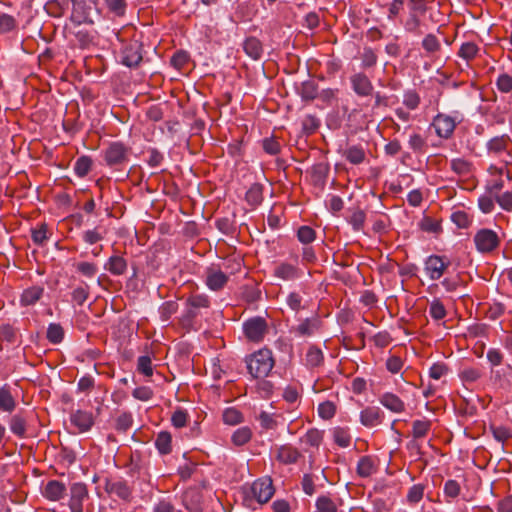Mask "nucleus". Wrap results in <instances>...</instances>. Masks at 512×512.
Segmentation results:
<instances>
[{"mask_svg": "<svg viewBox=\"0 0 512 512\" xmlns=\"http://www.w3.org/2000/svg\"><path fill=\"white\" fill-rule=\"evenodd\" d=\"M249 373L256 379H264L274 367V359L269 349H260L246 360Z\"/></svg>", "mask_w": 512, "mask_h": 512, "instance_id": "1", "label": "nucleus"}, {"mask_svg": "<svg viewBox=\"0 0 512 512\" xmlns=\"http://www.w3.org/2000/svg\"><path fill=\"white\" fill-rule=\"evenodd\" d=\"M132 149L121 141H114L103 150V159L107 166L121 171L130 160Z\"/></svg>", "mask_w": 512, "mask_h": 512, "instance_id": "2", "label": "nucleus"}, {"mask_svg": "<svg viewBox=\"0 0 512 512\" xmlns=\"http://www.w3.org/2000/svg\"><path fill=\"white\" fill-rule=\"evenodd\" d=\"M243 330L249 341L259 343L264 339L269 328L267 321L263 317L257 316L246 320L243 324Z\"/></svg>", "mask_w": 512, "mask_h": 512, "instance_id": "3", "label": "nucleus"}, {"mask_svg": "<svg viewBox=\"0 0 512 512\" xmlns=\"http://www.w3.org/2000/svg\"><path fill=\"white\" fill-rule=\"evenodd\" d=\"M512 140L507 134L493 137L487 142L486 148L488 153L494 155H504L502 162L506 165L511 163L512 153L510 146Z\"/></svg>", "mask_w": 512, "mask_h": 512, "instance_id": "4", "label": "nucleus"}, {"mask_svg": "<svg viewBox=\"0 0 512 512\" xmlns=\"http://www.w3.org/2000/svg\"><path fill=\"white\" fill-rule=\"evenodd\" d=\"M474 243L479 252L490 253L498 248L500 239L495 231L483 228L475 234Z\"/></svg>", "mask_w": 512, "mask_h": 512, "instance_id": "5", "label": "nucleus"}, {"mask_svg": "<svg viewBox=\"0 0 512 512\" xmlns=\"http://www.w3.org/2000/svg\"><path fill=\"white\" fill-rule=\"evenodd\" d=\"M461 121L462 119H457V117L439 113L434 117L432 125L439 137L449 139L453 135L456 125Z\"/></svg>", "mask_w": 512, "mask_h": 512, "instance_id": "6", "label": "nucleus"}, {"mask_svg": "<svg viewBox=\"0 0 512 512\" xmlns=\"http://www.w3.org/2000/svg\"><path fill=\"white\" fill-rule=\"evenodd\" d=\"M450 266V261L445 256L431 255L424 263V270L433 281L439 280L446 269Z\"/></svg>", "mask_w": 512, "mask_h": 512, "instance_id": "7", "label": "nucleus"}, {"mask_svg": "<svg viewBox=\"0 0 512 512\" xmlns=\"http://www.w3.org/2000/svg\"><path fill=\"white\" fill-rule=\"evenodd\" d=\"M87 499L88 489L86 484L76 482L70 486L69 508L71 512H83V504Z\"/></svg>", "mask_w": 512, "mask_h": 512, "instance_id": "8", "label": "nucleus"}, {"mask_svg": "<svg viewBox=\"0 0 512 512\" xmlns=\"http://www.w3.org/2000/svg\"><path fill=\"white\" fill-rule=\"evenodd\" d=\"M104 489L108 494L115 495L126 502H130L133 498L132 488L128 485L127 481L122 479H106Z\"/></svg>", "mask_w": 512, "mask_h": 512, "instance_id": "9", "label": "nucleus"}, {"mask_svg": "<svg viewBox=\"0 0 512 512\" xmlns=\"http://www.w3.org/2000/svg\"><path fill=\"white\" fill-rule=\"evenodd\" d=\"M72 11L70 15V21L77 27L84 23L93 24V20L90 18V7L86 4L85 0H71Z\"/></svg>", "mask_w": 512, "mask_h": 512, "instance_id": "10", "label": "nucleus"}, {"mask_svg": "<svg viewBox=\"0 0 512 512\" xmlns=\"http://www.w3.org/2000/svg\"><path fill=\"white\" fill-rule=\"evenodd\" d=\"M251 489L254 497L260 504L267 503L274 494V488L270 478L255 481Z\"/></svg>", "mask_w": 512, "mask_h": 512, "instance_id": "11", "label": "nucleus"}, {"mask_svg": "<svg viewBox=\"0 0 512 512\" xmlns=\"http://www.w3.org/2000/svg\"><path fill=\"white\" fill-rule=\"evenodd\" d=\"M141 45L137 41L126 44L122 50V63L127 67H137L142 61Z\"/></svg>", "mask_w": 512, "mask_h": 512, "instance_id": "12", "label": "nucleus"}, {"mask_svg": "<svg viewBox=\"0 0 512 512\" xmlns=\"http://www.w3.org/2000/svg\"><path fill=\"white\" fill-rule=\"evenodd\" d=\"M491 382L499 389L509 390L512 386V366H506L491 371Z\"/></svg>", "mask_w": 512, "mask_h": 512, "instance_id": "13", "label": "nucleus"}, {"mask_svg": "<svg viewBox=\"0 0 512 512\" xmlns=\"http://www.w3.org/2000/svg\"><path fill=\"white\" fill-rule=\"evenodd\" d=\"M384 412L377 406H368L360 413V422L363 426L372 428L382 423Z\"/></svg>", "mask_w": 512, "mask_h": 512, "instance_id": "14", "label": "nucleus"}, {"mask_svg": "<svg viewBox=\"0 0 512 512\" xmlns=\"http://www.w3.org/2000/svg\"><path fill=\"white\" fill-rule=\"evenodd\" d=\"M353 91L359 96H369L373 92V84L362 72L356 73L350 78Z\"/></svg>", "mask_w": 512, "mask_h": 512, "instance_id": "15", "label": "nucleus"}, {"mask_svg": "<svg viewBox=\"0 0 512 512\" xmlns=\"http://www.w3.org/2000/svg\"><path fill=\"white\" fill-rule=\"evenodd\" d=\"M276 459L285 465L295 464L301 457V452L290 444L281 445L276 448Z\"/></svg>", "mask_w": 512, "mask_h": 512, "instance_id": "16", "label": "nucleus"}, {"mask_svg": "<svg viewBox=\"0 0 512 512\" xmlns=\"http://www.w3.org/2000/svg\"><path fill=\"white\" fill-rule=\"evenodd\" d=\"M320 324L317 317L306 318L297 326L292 327V332L301 337H309L319 330Z\"/></svg>", "mask_w": 512, "mask_h": 512, "instance_id": "17", "label": "nucleus"}, {"mask_svg": "<svg viewBox=\"0 0 512 512\" xmlns=\"http://www.w3.org/2000/svg\"><path fill=\"white\" fill-rule=\"evenodd\" d=\"M227 281H228L227 275L224 272H222L221 270L213 268V267L207 269L206 284L210 289H212L214 291H218L225 286Z\"/></svg>", "mask_w": 512, "mask_h": 512, "instance_id": "18", "label": "nucleus"}, {"mask_svg": "<svg viewBox=\"0 0 512 512\" xmlns=\"http://www.w3.org/2000/svg\"><path fill=\"white\" fill-rule=\"evenodd\" d=\"M71 423L78 428L80 432H86L91 429L94 424L92 413L82 410H77L71 414Z\"/></svg>", "mask_w": 512, "mask_h": 512, "instance_id": "19", "label": "nucleus"}, {"mask_svg": "<svg viewBox=\"0 0 512 512\" xmlns=\"http://www.w3.org/2000/svg\"><path fill=\"white\" fill-rule=\"evenodd\" d=\"M66 494V486L58 480H50L44 487L43 496L50 501H59Z\"/></svg>", "mask_w": 512, "mask_h": 512, "instance_id": "20", "label": "nucleus"}, {"mask_svg": "<svg viewBox=\"0 0 512 512\" xmlns=\"http://www.w3.org/2000/svg\"><path fill=\"white\" fill-rule=\"evenodd\" d=\"M243 50L251 59L260 60L263 55V44L255 36L247 37L243 42Z\"/></svg>", "mask_w": 512, "mask_h": 512, "instance_id": "21", "label": "nucleus"}, {"mask_svg": "<svg viewBox=\"0 0 512 512\" xmlns=\"http://www.w3.org/2000/svg\"><path fill=\"white\" fill-rule=\"evenodd\" d=\"M183 504L189 512H202V495L195 489L187 490L183 496Z\"/></svg>", "mask_w": 512, "mask_h": 512, "instance_id": "22", "label": "nucleus"}, {"mask_svg": "<svg viewBox=\"0 0 512 512\" xmlns=\"http://www.w3.org/2000/svg\"><path fill=\"white\" fill-rule=\"evenodd\" d=\"M379 402L393 413H402L405 411V403L395 394L386 392L379 398Z\"/></svg>", "mask_w": 512, "mask_h": 512, "instance_id": "23", "label": "nucleus"}, {"mask_svg": "<svg viewBox=\"0 0 512 512\" xmlns=\"http://www.w3.org/2000/svg\"><path fill=\"white\" fill-rule=\"evenodd\" d=\"M300 275L299 268L290 263L283 262L274 268V276L285 281L297 279Z\"/></svg>", "mask_w": 512, "mask_h": 512, "instance_id": "24", "label": "nucleus"}, {"mask_svg": "<svg viewBox=\"0 0 512 512\" xmlns=\"http://www.w3.org/2000/svg\"><path fill=\"white\" fill-rule=\"evenodd\" d=\"M377 471L376 459L372 456H362L357 464V475L362 478L370 477Z\"/></svg>", "mask_w": 512, "mask_h": 512, "instance_id": "25", "label": "nucleus"}, {"mask_svg": "<svg viewBox=\"0 0 512 512\" xmlns=\"http://www.w3.org/2000/svg\"><path fill=\"white\" fill-rule=\"evenodd\" d=\"M104 268L112 275L120 276L127 270V261L122 256L113 255L108 259Z\"/></svg>", "mask_w": 512, "mask_h": 512, "instance_id": "26", "label": "nucleus"}, {"mask_svg": "<svg viewBox=\"0 0 512 512\" xmlns=\"http://www.w3.org/2000/svg\"><path fill=\"white\" fill-rule=\"evenodd\" d=\"M343 157L351 164L359 165L366 159V152L361 145H351L343 151Z\"/></svg>", "mask_w": 512, "mask_h": 512, "instance_id": "27", "label": "nucleus"}, {"mask_svg": "<svg viewBox=\"0 0 512 512\" xmlns=\"http://www.w3.org/2000/svg\"><path fill=\"white\" fill-rule=\"evenodd\" d=\"M298 94L304 101H313L318 96V84L314 80H307L297 88Z\"/></svg>", "mask_w": 512, "mask_h": 512, "instance_id": "28", "label": "nucleus"}, {"mask_svg": "<svg viewBox=\"0 0 512 512\" xmlns=\"http://www.w3.org/2000/svg\"><path fill=\"white\" fill-rule=\"evenodd\" d=\"M263 199V186L259 183L252 184L245 195L248 205L255 208L262 203Z\"/></svg>", "mask_w": 512, "mask_h": 512, "instance_id": "29", "label": "nucleus"}, {"mask_svg": "<svg viewBox=\"0 0 512 512\" xmlns=\"http://www.w3.org/2000/svg\"><path fill=\"white\" fill-rule=\"evenodd\" d=\"M323 361H324V355H323L322 350L315 345H311L308 348L306 356H305L306 366H308L309 368L319 367L323 364Z\"/></svg>", "mask_w": 512, "mask_h": 512, "instance_id": "30", "label": "nucleus"}, {"mask_svg": "<svg viewBox=\"0 0 512 512\" xmlns=\"http://www.w3.org/2000/svg\"><path fill=\"white\" fill-rule=\"evenodd\" d=\"M95 34L96 32L94 30H88L85 28H81L80 26L74 32V36L78 42V45L82 49L88 48L89 46L94 44Z\"/></svg>", "mask_w": 512, "mask_h": 512, "instance_id": "31", "label": "nucleus"}, {"mask_svg": "<svg viewBox=\"0 0 512 512\" xmlns=\"http://www.w3.org/2000/svg\"><path fill=\"white\" fill-rule=\"evenodd\" d=\"M26 425V418L21 413L12 416L9 422L11 432L20 438L26 436Z\"/></svg>", "mask_w": 512, "mask_h": 512, "instance_id": "32", "label": "nucleus"}, {"mask_svg": "<svg viewBox=\"0 0 512 512\" xmlns=\"http://www.w3.org/2000/svg\"><path fill=\"white\" fill-rule=\"evenodd\" d=\"M155 446L161 455H167L172 451V436L167 431L160 432L155 440Z\"/></svg>", "mask_w": 512, "mask_h": 512, "instance_id": "33", "label": "nucleus"}, {"mask_svg": "<svg viewBox=\"0 0 512 512\" xmlns=\"http://www.w3.org/2000/svg\"><path fill=\"white\" fill-rule=\"evenodd\" d=\"M44 289L40 286L30 287L22 293L21 303L25 306L35 304L43 295Z\"/></svg>", "mask_w": 512, "mask_h": 512, "instance_id": "34", "label": "nucleus"}, {"mask_svg": "<svg viewBox=\"0 0 512 512\" xmlns=\"http://www.w3.org/2000/svg\"><path fill=\"white\" fill-rule=\"evenodd\" d=\"M16 407V401L8 387L0 388V410L11 413Z\"/></svg>", "mask_w": 512, "mask_h": 512, "instance_id": "35", "label": "nucleus"}, {"mask_svg": "<svg viewBox=\"0 0 512 512\" xmlns=\"http://www.w3.org/2000/svg\"><path fill=\"white\" fill-rule=\"evenodd\" d=\"M128 469L130 476L140 475L142 472H146V465L140 452L136 451L131 454Z\"/></svg>", "mask_w": 512, "mask_h": 512, "instance_id": "36", "label": "nucleus"}, {"mask_svg": "<svg viewBox=\"0 0 512 512\" xmlns=\"http://www.w3.org/2000/svg\"><path fill=\"white\" fill-rule=\"evenodd\" d=\"M480 49L474 42H464L458 51V56L469 62L475 59Z\"/></svg>", "mask_w": 512, "mask_h": 512, "instance_id": "37", "label": "nucleus"}, {"mask_svg": "<svg viewBox=\"0 0 512 512\" xmlns=\"http://www.w3.org/2000/svg\"><path fill=\"white\" fill-rule=\"evenodd\" d=\"M422 48L428 55L433 56L441 50V43L434 34H427L422 40Z\"/></svg>", "mask_w": 512, "mask_h": 512, "instance_id": "38", "label": "nucleus"}, {"mask_svg": "<svg viewBox=\"0 0 512 512\" xmlns=\"http://www.w3.org/2000/svg\"><path fill=\"white\" fill-rule=\"evenodd\" d=\"M329 173V165L317 163L312 167V178L315 184L324 185Z\"/></svg>", "mask_w": 512, "mask_h": 512, "instance_id": "39", "label": "nucleus"}, {"mask_svg": "<svg viewBox=\"0 0 512 512\" xmlns=\"http://www.w3.org/2000/svg\"><path fill=\"white\" fill-rule=\"evenodd\" d=\"M360 59L362 68L367 69L377 64L378 56L373 48L365 46L360 54Z\"/></svg>", "mask_w": 512, "mask_h": 512, "instance_id": "40", "label": "nucleus"}, {"mask_svg": "<svg viewBox=\"0 0 512 512\" xmlns=\"http://www.w3.org/2000/svg\"><path fill=\"white\" fill-rule=\"evenodd\" d=\"M450 218L451 221L460 229H466L472 223V217L463 210L454 211Z\"/></svg>", "mask_w": 512, "mask_h": 512, "instance_id": "41", "label": "nucleus"}, {"mask_svg": "<svg viewBox=\"0 0 512 512\" xmlns=\"http://www.w3.org/2000/svg\"><path fill=\"white\" fill-rule=\"evenodd\" d=\"M252 431L248 427L238 428L232 435V443L236 446H243L250 441Z\"/></svg>", "mask_w": 512, "mask_h": 512, "instance_id": "42", "label": "nucleus"}, {"mask_svg": "<svg viewBox=\"0 0 512 512\" xmlns=\"http://www.w3.org/2000/svg\"><path fill=\"white\" fill-rule=\"evenodd\" d=\"M92 159L88 156L79 157L74 165V171L79 177H85L91 170Z\"/></svg>", "mask_w": 512, "mask_h": 512, "instance_id": "43", "label": "nucleus"}, {"mask_svg": "<svg viewBox=\"0 0 512 512\" xmlns=\"http://www.w3.org/2000/svg\"><path fill=\"white\" fill-rule=\"evenodd\" d=\"M333 439L340 447H348L351 443V435L347 428L336 427L333 430Z\"/></svg>", "mask_w": 512, "mask_h": 512, "instance_id": "44", "label": "nucleus"}, {"mask_svg": "<svg viewBox=\"0 0 512 512\" xmlns=\"http://www.w3.org/2000/svg\"><path fill=\"white\" fill-rule=\"evenodd\" d=\"M431 422L429 420H415L412 424V435L414 439L423 438L430 431Z\"/></svg>", "mask_w": 512, "mask_h": 512, "instance_id": "45", "label": "nucleus"}, {"mask_svg": "<svg viewBox=\"0 0 512 512\" xmlns=\"http://www.w3.org/2000/svg\"><path fill=\"white\" fill-rule=\"evenodd\" d=\"M366 214L362 209H355L348 218L349 224L355 231H361L364 228Z\"/></svg>", "mask_w": 512, "mask_h": 512, "instance_id": "46", "label": "nucleus"}, {"mask_svg": "<svg viewBox=\"0 0 512 512\" xmlns=\"http://www.w3.org/2000/svg\"><path fill=\"white\" fill-rule=\"evenodd\" d=\"M198 317V311L188 307L186 312L180 317L179 323L186 331H190L194 327V321Z\"/></svg>", "mask_w": 512, "mask_h": 512, "instance_id": "47", "label": "nucleus"}, {"mask_svg": "<svg viewBox=\"0 0 512 512\" xmlns=\"http://www.w3.org/2000/svg\"><path fill=\"white\" fill-rule=\"evenodd\" d=\"M64 338V329L60 324L51 323L47 329V339L53 343L58 344Z\"/></svg>", "mask_w": 512, "mask_h": 512, "instance_id": "48", "label": "nucleus"}, {"mask_svg": "<svg viewBox=\"0 0 512 512\" xmlns=\"http://www.w3.org/2000/svg\"><path fill=\"white\" fill-rule=\"evenodd\" d=\"M31 238L33 242L38 246H44L48 240V226L42 223L38 228H35L31 232Z\"/></svg>", "mask_w": 512, "mask_h": 512, "instance_id": "49", "label": "nucleus"}, {"mask_svg": "<svg viewBox=\"0 0 512 512\" xmlns=\"http://www.w3.org/2000/svg\"><path fill=\"white\" fill-rule=\"evenodd\" d=\"M17 28V20L9 14L0 13V34H6Z\"/></svg>", "mask_w": 512, "mask_h": 512, "instance_id": "50", "label": "nucleus"}, {"mask_svg": "<svg viewBox=\"0 0 512 512\" xmlns=\"http://www.w3.org/2000/svg\"><path fill=\"white\" fill-rule=\"evenodd\" d=\"M297 238L301 243L308 245L315 240L316 232L312 227L303 225L297 230Z\"/></svg>", "mask_w": 512, "mask_h": 512, "instance_id": "51", "label": "nucleus"}, {"mask_svg": "<svg viewBox=\"0 0 512 512\" xmlns=\"http://www.w3.org/2000/svg\"><path fill=\"white\" fill-rule=\"evenodd\" d=\"M210 306V300L206 295L195 294L191 295L187 299V307H191L195 310L200 308H208Z\"/></svg>", "mask_w": 512, "mask_h": 512, "instance_id": "52", "label": "nucleus"}, {"mask_svg": "<svg viewBox=\"0 0 512 512\" xmlns=\"http://www.w3.org/2000/svg\"><path fill=\"white\" fill-rule=\"evenodd\" d=\"M451 169L458 175H468L471 172V163L462 158L452 159Z\"/></svg>", "mask_w": 512, "mask_h": 512, "instance_id": "53", "label": "nucleus"}, {"mask_svg": "<svg viewBox=\"0 0 512 512\" xmlns=\"http://www.w3.org/2000/svg\"><path fill=\"white\" fill-rule=\"evenodd\" d=\"M224 423L237 425L243 421L242 413L235 408H227L222 415Z\"/></svg>", "mask_w": 512, "mask_h": 512, "instance_id": "54", "label": "nucleus"}, {"mask_svg": "<svg viewBox=\"0 0 512 512\" xmlns=\"http://www.w3.org/2000/svg\"><path fill=\"white\" fill-rule=\"evenodd\" d=\"M189 60V54L186 51L179 50L173 54L170 59V63L174 68L181 70L187 65Z\"/></svg>", "mask_w": 512, "mask_h": 512, "instance_id": "55", "label": "nucleus"}, {"mask_svg": "<svg viewBox=\"0 0 512 512\" xmlns=\"http://www.w3.org/2000/svg\"><path fill=\"white\" fill-rule=\"evenodd\" d=\"M178 310V304L175 301H166L159 308L161 320L168 321Z\"/></svg>", "mask_w": 512, "mask_h": 512, "instance_id": "56", "label": "nucleus"}, {"mask_svg": "<svg viewBox=\"0 0 512 512\" xmlns=\"http://www.w3.org/2000/svg\"><path fill=\"white\" fill-rule=\"evenodd\" d=\"M459 377L464 383H474L481 377V371L477 368L467 367L460 371Z\"/></svg>", "mask_w": 512, "mask_h": 512, "instance_id": "57", "label": "nucleus"}, {"mask_svg": "<svg viewBox=\"0 0 512 512\" xmlns=\"http://www.w3.org/2000/svg\"><path fill=\"white\" fill-rule=\"evenodd\" d=\"M336 413V405L331 401H325L318 406V415L324 420H330Z\"/></svg>", "mask_w": 512, "mask_h": 512, "instance_id": "58", "label": "nucleus"}, {"mask_svg": "<svg viewBox=\"0 0 512 512\" xmlns=\"http://www.w3.org/2000/svg\"><path fill=\"white\" fill-rule=\"evenodd\" d=\"M108 10L116 16H123L126 11V0H104Z\"/></svg>", "mask_w": 512, "mask_h": 512, "instance_id": "59", "label": "nucleus"}, {"mask_svg": "<svg viewBox=\"0 0 512 512\" xmlns=\"http://www.w3.org/2000/svg\"><path fill=\"white\" fill-rule=\"evenodd\" d=\"M421 102L419 94L414 90H408L404 94L403 104L410 110H415Z\"/></svg>", "mask_w": 512, "mask_h": 512, "instance_id": "60", "label": "nucleus"}, {"mask_svg": "<svg viewBox=\"0 0 512 512\" xmlns=\"http://www.w3.org/2000/svg\"><path fill=\"white\" fill-rule=\"evenodd\" d=\"M420 26L421 20L417 17L415 13H410L408 19L404 23L405 30L409 33L420 35L422 34Z\"/></svg>", "mask_w": 512, "mask_h": 512, "instance_id": "61", "label": "nucleus"}, {"mask_svg": "<svg viewBox=\"0 0 512 512\" xmlns=\"http://www.w3.org/2000/svg\"><path fill=\"white\" fill-rule=\"evenodd\" d=\"M133 423V418L131 413L123 412L116 418L115 428L118 431L126 432Z\"/></svg>", "mask_w": 512, "mask_h": 512, "instance_id": "62", "label": "nucleus"}, {"mask_svg": "<svg viewBox=\"0 0 512 512\" xmlns=\"http://www.w3.org/2000/svg\"><path fill=\"white\" fill-rule=\"evenodd\" d=\"M137 370L147 377L152 376V374H153L152 360L148 355H143L138 358Z\"/></svg>", "mask_w": 512, "mask_h": 512, "instance_id": "63", "label": "nucleus"}, {"mask_svg": "<svg viewBox=\"0 0 512 512\" xmlns=\"http://www.w3.org/2000/svg\"><path fill=\"white\" fill-rule=\"evenodd\" d=\"M319 512H337V506L328 496H320L316 501Z\"/></svg>", "mask_w": 512, "mask_h": 512, "instance_id": "64", "label": "nucleus"}]
</instances>
